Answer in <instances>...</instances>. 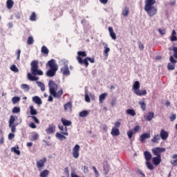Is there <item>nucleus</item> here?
Returning <instances> with one entry per match:
<instances>
[{"mask_svg": "<svg viewBox=\"0 0 177 177\" xmlns=\"http://www.w3.org/2000/svg\"><path fill=\"white\" fill-rule=\"evenodd\" d=\"M49 93L51 96L57 99H62V95H63V89H60L57 91L59 86L53 80H50L48 82Z\"/></svg>", "mask_w": 177, "mask_h": 177, "instance_id": "obj_1", "label": "nucleus"}, {"mask_svg": "<svg viewBox=\"0 0 177 177\" xmlns=\"http://www.w3.org/2000/svg\"><path fill=\"white\" fill-rule=\"evenodd\" d=\"M82 57H86V58H84L83 60ZM77 60L79 64H84L86 68L88 67V66H89L88 62H90V63H95V58L86 57V52L85 51L77 52Z\"/></svg>", "mask_w": 177, "mask_h": 177, "instance_id": "obj_2", "label": "nucleus"}, {"mask_svg": "<svg viewBox=\"0 0 177 177\" xmlns=\"http://www.w3.org/2000/svg\"><path fill=\"white\" fill-rule=\"evenodd\" d=\"M48 67L50 68L46 73L47 77H55L56 73L59 70V66L56 64V60L52 59L47 62Z\"/></svg>", "mask_w": 177, "mask_h": 177, "instance_id": "obj_3", "label": "nucleus"}, {"mask_svg": "<svg viewBox=\"0 0 177 177\" xmlns=\"http://www.w3.org/2000/svg\"><path fill=\"white\" fill-rule=\"evenodd\" d=\"M140 82L136 81L133 85V91L137 96H146L147 95V91L140 90Z\"/></svg>", "mask_w": 177, "mask_h": 177, "instance_id": "obj_4", "label": "nucleus"}, {"mask_svg": "<svg viewBox=\"0 0 177 177\" xmlns=\"http://www.w3.org/2000/svg\"><path fill=\"white\" fill-rule=\"evenodd\" d=\"M30 71L32 75H44V72L39 68L38 61L34 60L30 63Z\"/></svg>", "mask_w": 177, "mask_h": 177, "instance_id": "obj_5", "label": "nucleus"}, {"mask_svg": "<svg viewBox=\"0 0 177 177\" xmlns=\"http://www.w3.org/2000/svg\"><path fill=\"white\" fill-rule=\"evenodd\" d=\"M145 10L150 17L156 16L157 15V8L155 6L145 7Z\"/></svg>", "mask_w": 177, "mask_h": 177, "instance_id": "obj_6", "label": "nucleus"}, {"mask_svg": "<svg viewBox=\"0 0 177 177\" xmlns=\"http://www.w3.org/2000/svg\"><path fill=\"white\" fill-rule=\"evenodd\" d=\"M151 151L156 157H161V153H165V148L155 147L151 149Z\"/></svg>", "mask_w": 177, "mask_h": 177, "instance_id": "obj_7", "label": "nucleus"}, {"mask_svg": "<svg viewBox=\"0 0 177 177\" xmlns=\"http://www.w3.org/2000/svg\"><path fill=\"white\" fill-rule=\"evenodd\" d=\"M73 157L75 158H78L80 157V145H75L73 149Z\"/></svg>", "mask_w": 177, "mask_h": 177, "instance_id": "obj_8", "label": "nucleus"}, {"mask_svg": "<svg viewBox=\"0 0 177 177\" xmlns=\"http://www.w3.org/2000/svg\"><path fill=\"white\" fill-rule=\"evenodd\" d=\"M56 131V126L53 124H49L48 128L46 129V132L48 135H52Z\"/></svg>", "mask_w": 177, "mask_h": 177, "instance_id": "obj_9", "label": "nucleus"}, {"mask_svg": "<svg viewBox=\"0 0 177 177\" xmlns=\"http://www.w3.org/2000/svg\"><path fill=\"white\" fill-rule=\"evenodd\" d=\"M160 136L162 140H167V139H168V136H169V133H168V131L162 129L160 130Z\"/></svg>", "mask_w": 177, "mask_h": 177, "instance_id": "obj_10", "label": "nucleus"}, {"mask_svg": "<svg viewBox=\"0 0 177 177\" xmlns=\"http://www.w3.org/2000/svg\"><path fill=\"white\" fill-rule=\"evenodd\" d=\"M150 133H142L140 137V142H142V143H146V139H150Z\"/></svg>", "mask_w": 177, "mask_h": 177, "instance_id": "obj_11", "label": "nucleus"}, {"mask_svg": "<svg viewBox=\"0 0 177 177\" xmlns=\"http://www.w3.org/2000/svg\"><path fill=\"white\" fill-rule=\"evenodd\" d=\"M46 163V158H43V159L39 160L37 162V167L39 169H41L42 167H45V164Z\"/></svg>", "mask_w": 177, "mask_h": 177, "instance_id": "obj_12", "label": "nucleus"}, {"mask_svg": "<svg viewBox=\"0 0 177 177\" xmlns=\"http://www.w3.org/2000/svg\"><path fill=\"white\" fill-rule=\"evenodd\" d=\"M61 73H62L63 75H70V69H68V66L65 65L64 66L61 68Z\"/></svg>", "mask_w": 177, "mask_h": 177, "instance_id": "obj_13", "label": "nucleus"}, {"mask_svg": "<svg viewBox=\"0 0 177 177\" xmlns=\"http://www.w3.org/2000/svg\"><path fill=\"white\" fill-rule=\"evenodd\" d=\"M103 169H104L105 175L109 174V172L110 171V165H109V162H107V161L104 162Z\"/></svg>", "mask_w": 177, "mask_h": 177, "instance_id": "obj_14", "label": "nucleus"}, {"mask_svg": "<svg viewBox=\"0 0 177 177\" xmlns=\"http://www.w3.org/2000/svg\"><path fill=\"white\" fill-rule=\"evenodd\" d=\"M152 162L153 165H160L161 164V157H154L152 158Z\"/></svg>", "mask_w": 177, "mask_h": 177, "instance_id": "obj_15", "label": "nucleus"}, {"mask_svg": "<svg viewBox=\"0 0 177 177\" xmlns=\"http://www.w3.org/2000/svg\"><path fill=\"white\" fill-rule=\"evenodd\" d=\"M108 30H109L111 38H112V39H114V40L117 39V36L115 35V32H114V30L113 29V28L109 26L108 28Z\"/></svg>", "mask_w": 177, "mask_h": 177, "instance_id": "obj_16", "label": "nucleus"}, {"mask_svg": "<svg viewBox=\"0 0 177 177\" xmlns=\"http://www.w3.org/2000/svg\"><path fill=\"white\" fill-rule=\"evenodd\" d=\"M155 3H156V0H146L145 8L154 6L153 5H154Z\"/></svg>", "mask_w": 177, "mask_h": 177, "instance_id": "obj_17", "label": "nucleus"}, {"mask_svg": "<svg viewBox=\"0 0 177 177\" xmlns=\"http://www.w3.org/2000/svg\"><path fill=\"white\" fill-rule=\"evenodd\" d=\"M32 101L37 104L38 106H41L42 104V100L38 96H35L32 97Z\"/></svg>", "mask_w": 177, "mask_h": 177, "instance_id": "obj_18", "label": "nucleus"}, {"mask_svg": "<svg viewBox=\"0 0 177 177\" xmlns=\"http://www.w3.org/2000/svg\"><path fill=\"white\" fill-rule=\"evenodd\" d=\"M111 133L112 136H119L120 129H118V128L113 127L112 128Z\"/></svg>", "mask_w": 177, "mask_h": 177, "instance_id": "obj_19", "label": "nucleus"}, {"mask_svg": "<svg viewBox=\"0 0 177 177\" xmlns=\"http://www.w3.org/2000/svg\"><path fill=\"white\" fill-rule=\"evenodd\" d=\"M144 156L146 161H150L151 160V153L149 151H145L144 152Z\"/></svg>", "mask_w": 177, "mask_h": 177, "instance_id": "obj_20", "label": "nucleus"}, {"mask_svg": "<svg viewBox=\"0 0 177 177\" xmlns=\"http://www.w3.org/2000/svg\"><path fill=\"white\" fill-rule=\"evenodd\" d=\"M170 41H171V42H174L175 41H177L176 31L175 30H173L171 32Z\"/></svg>", "mask_w": 177, "mask_h": 177, "instance_id": "obj_21", "label": "nucleus"}, {"mask_svg": "<svg viewBox=\"0 0 177 177\" xmlns=\"http://www.w3.org/2000/svg\"><path fill=\"white\" fill-rule=\"evenodd\" d=\"M61 122H62V124L64 127H70V125H71V124H72L71 121L68 120L64 118H62Z\"/></svg>", "mask_w": 177, "mask_h": 177, "instance_id": "obj_22", "label": "nucleus"}, {"mask_svg": "<svg viewBox=\"0 0 177 177\" xmlns=\"http://www.w3.org/2000/svg\"><path fill=\"white\" fill-rule=\"evenodd\" d=\"M160 139H161L160 136H159V134H155V136H153V139L151 140V141L152 142V143H158Z\"/></svg>", "mask_w": 177, "mask_h": 177, "instance_id": "obj_23", "label": "nucleus"}, {"mask_svg": "<svg viewBox=\"0 0 177 177\" xmlns=\"http://www.w3.org/2000/svg\"><path fill=\"white\" fill-rule=\"evenodd\" d=\"M13 5H15V1H13V0H7L6 7L8 9H12V8H13Z\"/></svg>", "mask_w": 177, "mask_h": 177, "instance_id": "obj_24", "label": "nucleus"}, {"mask_svg": "<svg viewBox=\"0 0 177 177\" xmlns=\"http://www.w3.org/2000/svg\"><path fill=\"white\" fill-rule=\"evenodd\" d=\"M55 136L57 138H58L59 140H63L67 139L66 136H64V134L60 133L59 132L56 133Z\"/></svg>", "mask_w": 177, "mask_h": 177, "instance_id": "obj_25", "label": "nucleus"}, {"mask_svg": "<svg viewBox=\"0 0 177 177\" xmlns=\"http://www.w3.org/2000/svg\"><path fill=\"white\" fill-rule=\"evenodd\" d=\"M171 158H173V160L171 161L172 166L176 167V165H177V154H174L171 156Z\"/></svg>", "mask_w": 177, "mask_h": 177, "instance_id": "obj_26", "label": "nucleus"}, {"mask_svg": "<svg viewBox=\"0 0 177 177\" xmlns=\"http://www.w3.org/2000/svg\"><path fill=\"white\" fill-rule=\"evenodd\" d=\"M106 97H107V93H104L100 95V96H99L100 103H103V102H104V100H106Z\"/></svg>", "mask_w": 177, "mask_h": 177, "instance_id": "obj_27", "label": "nucleus"}, {"mask_svg": "<svg viewBox=\"0 0 177 177\" xmlns=\"http://www.w3.org/2000/svg\"><path fill=\"white\" fill-rule=\"evenodd\" d=\"M28 80H29L30 81H38V80H39V77L33 76L32 75H31V73H28Z\"/></svg>", "mask_w": 177, "mask_h": 177, "instance_id": "obj_28", "label": "nucleus"}, {"mask_svg": "<svg viewBox=\"0 0 177 177\" xmlns=\"http://www.w3.org/2000/svg\"><path fill=\"white\" fill-rule=\"evenodd\" d=\"M64 109L65 111H67L68 109H73V103L71 102H68L64 105Z\"/></svg>", "mask_w": 177, "mask_h": 177, "instance_id": "obj_29", "label": "nucleus"}, {"mask_svg": "<svg viewBox=\"0 0 177 177\" xmlns=\"http://www.w3.org/2000/svg\"><path fill=\"white\" fill-rule=\"evenodd\" d=\"M36 84H37V86H39V88H41V91L42 92H44V91H45V84L44 83H42L41 82H36Z\"/></svg>", "mask_w": 177, "mask_h": 177, "instance_id": "obj_30", "label": "nucleus"}, {"mask_svg": "<svg viewBox=\"0 0 177 177\" xmlns=\"http://www.w3.org/2000/svg\"><path fill=\"white\" fill-rule=\"evenodd\" d=\"M30 113L32 116L37 115V114H38V111H37V109H34V106H30Z\"/></svg>", "mask_w": 177, "mask_h": 177, "instance_id": "obj_31", "label": "nucleus"}, {"mask_svg": "<svg viewBox=\"0 0 177 177\" xmlns=\"http://www.w3.org/2000/svg\"><path fill=\"white\" fill-rule=\"evenodd\" d=\"M127 114L131 115V117H135L136 115V112L133 109H127L126 111Z\"/></svg>", "mask_w": 177, "mask_h": 177, "instance_id": "obj_32", "label": "nucleus"}, {"mask_svg": "<svg viewBox=\"0 0 177 177\" xmlns=\"http://www.w3.org/2000/svg\"><path fill=\"white\" fill-rule=\"evenodd\" d=\"M15 121H16V116L11 115L9 120V127L15 125Z\"/></svg>", "mask_w": 177, "mask_h": 177, "instance_id": "obj_33", "label": "nucleus"}, {"mask_svg": "<svg viewBox=\"0 0 177 177\" xmlns=\"http://www.w3.org/2000/svg\"><path fill=\"white\" fill-rule=\"evenodd\" d=\"M41 52L44 53V55H49V49H48L46 46L41 47Z\"/></svg>", "mask_w": 177, "mask_h": 177, "instance_id": "obj_34", "label": "nucleus"}, {"mask_svg": "<svg viewBox=\"0 0 177 177\" xmlns=\"http://www.w3.org/2000/svg\"><path fill=\"white\" fill-rule=\"evenodd\" d=\"M108 44H105L104 46V53L105 55V57H109V52H110V48L108 47Z\"/></svg>", "mask_w": 177, "mask_h": 177, "instance_id": "obj_35", "label": "nucleus"}, {"mask_svg": "<svg viewBox=\"0 0 177 177\" xmlns=\"http://www.w3.org/2000/svg\"><path fill=\"white\" fill-rule=\"evenodd\" d=\"M154 118V113L149 112L148 115L146 117L147 121H151Z\"/></svg>", "mask_w": 177, "mask_h": 177, "instance_id": "obj_36", "label": "nucleus"}, {"mask_svg": "<svg viewBox=\"0 0 177 177\" xmlns=\"http://www.w3.org/2000/svg\"><path fill=\"white\" fill-rule=\"evenodd\" d=\"M49 175V170L45 169L40 173V177H47Z\"/></svg>", "mask_w": 177, "mask_h": 177, "instance_id": "obj_37", "label": "nucleus"}, {"mask_svg": "<svg viewBox=\"0 0 177 177\" xmlns=\"http://www.w3.org/2000/svg\"><path fill=\"white\" fill-rule=\"evenodd\" d=\"M138 104L140 105V107L142 111H146V103H145V102L140 101L138 102Z\"/></svg>", "mask_w": 177, "mask_h": 177, "instance_id": "obj_38", "label": "nucleus"}, {"mask_svg": "<svg viewBox=\"0 0 177 177\" xmlns=\"http://www.w3.org/2000/svg\"><path fill=\"white\" fill-rule=\"evenodd\" d=\"M146 166L148 168V169H150L151 171H153L154 169V166H153V164H151L149 161L146 162Z\"/></svg>", "mask_w": 177, "mask_h": 177, "instance_id": "obj_39", "label": "nucleus"}, {"mask_svg": "<svg viewBox=\"0 0 177 177\" xmlns=\"http://www.w3.org/2000/svg\"><path fill=\"white\" fill-rule=\"evenodd\" d=\"M88 114H89V112H88V111H82L79 113V115L80 117L84 118V117H86Z\"/></svg>", "mask_w": 177, "mask_h": 177, "instance_id": "obj_40", "label": "nucleus"}, {"mask_svg": "<svg viewBox=\"0 0 177 177\" xmlns=\"http://www.w3.org/2000/svg\"><path fill=\"white\" fill-rule=\"evenodd\" d=\"M123 16H128L129 15V8L125 7L122 12Z\"/></svg>", "mask_w": 177, "mask_h": 177, "instance_id": "obj_41", "label": "nucleus"}, {"mask_svg": "<svg viewBox=\"0 0 177 177\" xmlns=\"http://www.w3.org/2000/svg\"><path fill=\"white\" fill-rule=\"evenodd\" d=\"M30 20L31 21H35L37 20V15H35V12H32L30 17Z\"/></svg>", "mask_w": 177, "mask_h": 177, "instance_id": "obj_42", "label": "nucleus"}, {"mask_svg": "<svg viewBox=\"0 0 177 177\" xmlns=\"http://www.w3.org/2000/svg\"><path fill=\"white\" fill-rule=\"evenodd\" d=\"M27 44L28 45H32V44H34V38H32V36H30L28 38Z\"/></svg>", "mask_w": 177, "mask_h": 177, "instance_id": "obj_43", "label": "nucleus"}, {"mask_svg": "<svg viewBox=\"0 0 177 177\" xmlns=\"http://www.w3.org/2000/svg\"><path fill=\"white\" fill-rule=\"evenodd\" d=\"M167 69H169V70H175V64L169 63L167 64Z\"/></svg>", "mask_w": 177, "mask_h": 177, "instance_id": "obj_44", "label": "nucleus"}, {"mask_svg": "<svg viewBox=\"0 0 177 177\" xmlns=\"http://www.w3.org/2000/svg\"><path fill=\"white\" fill-rule=\"evenodd\" d=\"M12 102L13 104H16L17 102H20V97H14L12 98Z\"/></svg>", "mask_w": 177, "mask_h": 177, "instance_id": "obj_45", "label": "nucleus"}, {"mask_svg": "<svg viewBox=\"0 0 177 177\" xmlns=\"http://www.w3.org/2000/svg\"><path fill=\"white\" fill-rule=\"evenodd\" d=\"M10 71H14V73H19V68L16 67V65H12L10 66Z\"/></svg>", "mask_w": 177, "mask_h": 177, "instance_id": "obj_46", "label": "nucleus"}, {"mask_svg": "<svg viewBox=\"0 0 177 177\" xmlns=\"http://www.w3.org/2000/svg\"><path fill=\"white\" fill-rule=\"evenodd\" d=\"M127 136H128L129 139H132V136H133V131L130 130V131H127Z\"/></svg>", "mask_w": 177, "mask_h": 177, "instance_id": "obj_47", "label": "nucleus"}, {"mask_svg": "<svg viewBox=\"0 0 177 177\" xmlns=\"http://www.w3.org/2000/svg\"><path fill=\"white\" fill-rule=\"evenodd\" d=\"M11 151H14V153H15V154H17V156H20V151L17 150V149H16V147L11 148Z\"/></svg>", "mask_w": 177, "mask_h": 177, "instance_id": "obj_48", "label": "nucleus"}, {"mask_svg": "<svg viewBox=\"0 0 177 177\" xmlns=\"http://www.w3.org/2000/svg\"><path fill=\"white\" fill-rule=\"evenodd\" d=\"M21 89H25L26 91H30V86L28 84H21Z\"/></svg>", "mask_w": 177, "mask_h": 177, "instance_id": "obj_49", "label": "nucleus"}, {"mask_svg": "<svg viewBox=\"0 0 177 177\" xmlns=\"http://www.w3.org/2000/svg\"><path fill=\"white\" fill-rule=\"evenodd\" d=\"M64 132H61V133H62V135H65V136H68V132H67V126H65V127H64Z\"/></svg>", "mask_w": 177, "mask_h": 177, "instance_id": "obj_50", "label": "nucleus"}, {"mask_svg": "<svg viewBox=\"0 0 177 177\" xmlns=\"http://www.w3.org/2000/svg\"><path fill=\"white\" fill-rule=\"evenodd\" d=\"M30 118H32V120H34L36 124H39V120H38V118L37 117H35V115L32 116H28Z\"/></svg>", "mask_w": 177, "mask_h": 177, "instance_id": "obj_51", "label": "nucleus"}, {"mask_svg": "<svg viewBox=\"0 0 177 177\" xmlns=\"http://www.w3.org/2000/svg\"><path fill=\"white\" fill-rule=\"evenodd\" d=\"M169 62L170 63L174 64H176V63H177V61L175 59V58H174V56H170Z\"/></svg>", "mask_w": 177, "mask_h": 177, "instance_id": "obj_52", "label": "nucleus"}, {"mask_svg": "<svg viewBox=\"0 0 177 177\" xmlns=\"http://www.w3.org/2000/svg\"><path fill=\"white\" fill-rule=\"evenodd\" d=\"M12 113H20V109L17 106H15L12 109Z\"/></svg>", "mask_w": 177, "mask_h": 177, "instance_id": "obj_53", "label": "nucleus"}, {"mask_svg": "<svg viewBox=\"0 0 177 177\" xmlns=\"http://www.w3.org/2000/svg\"><path fill=\"white\" fill-rule=\"evenodd\" d=\"M85 102L87 103H91V97L88 94L85 95Z\"/></svg>", "mask_w": 177, "mask_h": 177, "instance_id": "obj_54", "label": "nucleus"}, {"mask_svg": "<svg viewBox=\"0 0 177 177\" xmlns=\"http://www.w3.org/2000/svg\"><path fill=\"white\" fill-rule=\"evenodd\" d=\"M9 127L10 128H11V132L15 133V132H16V125L12 124L11 126H9Z\"/></svg>", "mask_w": 177, "mask_h": 177, "instance_id": "obj_55", "label": "nucleus"}, {"mask_svg": "<svg viewBox=\"0 0 177 177\" xmlns=\"http://www.w3.org/2000/svg\"><path fill=\"white\" fill-rule=\"evenodd\" d=\"M111 104L112 107H114V106H115V104H117V99L113 98L111 100Z\"/></svg>", "mask_w": 177, "mask_h": 177, "instance_id": "obj_56", "label": "nucleus"}, {"mask_svg": "<svg viewBox=\"0 0 177 177\" xmlns=\"http://www.w3.org/2000/svg\"><path fill=\"white\" fill-rule=\"evenodd\" d=\"M20 53H21V50L18 49L17 51V60H20Z\"/></svg>", "mask_w": 177, "mask_h": 177, "instance_id": "obj_57", "label": "nucleus"}, {"mask_svg": "<svg viewBox=\"0 0 177 177\" xmlns=\"http://www.w3.org/2000/svg\"><path fill=\"white\" fill-rule=\"evenodd\" d=\"M140 129V126H136L133 129L134 133H137V132H139Z\"/></svg>", "mask_w": 177, "mask_h": 177, "instance_id": "obj_58", "label": "nucleus"}, {"mask_svg": "<svg viewBox=\"0 0 177 177\" xmlns=\"http://www.w3.org/2000/svg\"><path fill=\"white\" fill-rule=\"evenodd\" d=\"M93 169L94 171L95 175H96V176H99V171H97V169H96V167L95 166H93Z\"/></svg>", "mask_w": 177, "mask_h": 177, "instance_id": "obj_59", "label": "nucleus"}, {"mask_svg": "<svg viewBox=\"0 0 177 177\" xmlns=\"http://www.w3.org/2000/svg\"><path fill=\"white\" fill-rule=\"evenodd\" d=\"M29 127L30 128H32V129H35V128H37V125H35V123L34 122L29 124Z\"/></svg>", "mask_w": 177, "mask_h": 177, "instance_id": "obj_60", "label": "nucleus"}, {"mask_svg": "<svg viewBox=\"0 0 177 177\" xmlns=\"http://www.w3.org/2000/svg\"><path fill=\"white\" fill-rule=\"evenodd\" d=\"M138 48L140 50H143V49H145V46L143 45V44H142V42H140Z\"/></svg>", "mask_w": 177, "mask_h": 177, "instance_id": "obj_61", "label": "nucleus"}, {"mask_svg": "<svg viewBox=\"0 0 177 177\" xmlns=\"http://www.w3.org/2000/svg\"><path fill=\"white\" fill-rule=\"evenodd\" d=\"M176 120V115L173 114L170 116V121H175Z\"/></svg>", "mask_w": 177, "mask_h": 177, "instance_id": "obj_62", "label": "nucleus"}, {"mask_svg": "<svg viewBox=\"0 0 177 177\" xmlns=\"http://www.w3.org/2000/svg\"><path fill=\"white\" fill-rule=\"evenodd\" d=\"M158 31L161 35H165V29H158Z\"/></svg>", "mask_w": 177, "mask_h": 177, "instance_id": "obj_63", "label": "nucleus"}, {"mask_svg": "<svg viewBox=\"0 0 177 177\" xmlns=\"http://www.w3.org/2000/svg\"><path fill=\"white\" fill-rule=\"evenodd\" d=\"M38 138H39V136L38 134H35V135L32 136V139L33 140H37V139H38Z\"/></svg>", "mask_w": 177, "mask_h": 177, "instance_id": "obj_64", "label": "nucleus"}]
</instances>
